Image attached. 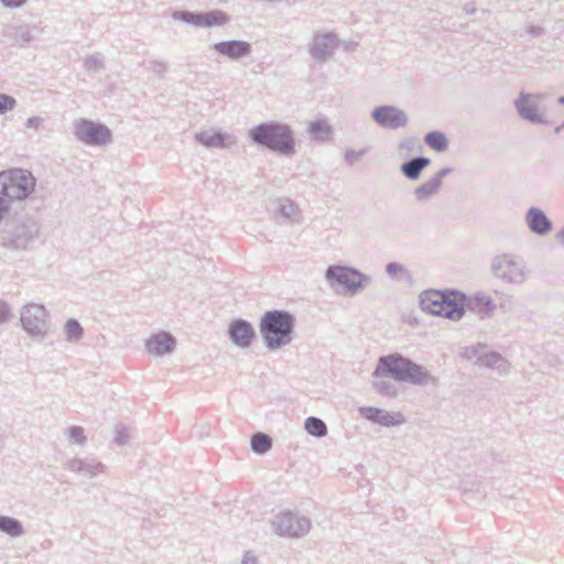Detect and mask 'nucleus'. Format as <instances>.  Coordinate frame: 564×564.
I'll use <instances>...</instances> for the list:
<instances>
[{
  "label": "nucleus",
  "mask_w": 564,
  "mask_h": 564,
  "mask_svg": "<svg viewBox=\"0 0 564 564\" xmlns=\"http://www.w3.org/2000/svg\"><path fill=\"white\" fill-rule=\"evenodd\" d=\"M422 311L449 319H459L465 313L466 296L457 291L426 290L420 295Z\"/></svg>",
  "instance_id": "nucleus-1"
},
{
  "label": "nucleus",
  "mask_w": 564,
  "mask_h": 564,
  "mask_svg": "<svg viewBox=\"0 0 564 564\" xmlns=\"http://www.w3.org/2000/svg\"><path fill=\"white\" fill-rule=\"evenodd\" d=\"M35 188V178L31 172L11 169L0 172V198L8 203L25 199Z\"/></svg>",
  "instance_id": "nucleus-2"
},
{
  "label": "nucleus",
  "mask_w": 564,
  "mask_h": 564,
  "mask_svg": "<svg viewBox=\"0 0 564 564\" xmlns=\"http://www.w3.org/2000/svg\"><path fill=\"white\" fill-rule=\"evenodd\" d=\"M250 137L257 143L283 154L294 152V139L288 126L281 123H262L250 131Z\"/></svg>",
  "instance_id": "nucleus-3"
},
{
  "label": "nucleus",
  "mask_w": 564,
  "mask_h": 564,
  "mask_svg": "<svg viewBox=\"0 0 564 564\" xmlns=\"http://www.w3.org/2000/svg\"><path fill=\"white\" fill-rule=\"evenodd\" d=\"M375 376H391L395 380L412 382H422L426 378V373L420 366L398 355L381 358Z\"/></svg>",
  "instance_id": "nucleus-4"
},
{
  "label": "nucleus",
  "mask_w": 564,
  "mask_h": 564,
  "mask_svg": "<svg viewBox=\"0 0 564 564\" xmlns=\"http://www.w3.org/2000/svg\"><path fill=\"white\" fill-rule=\"evenodd\" d=\"M292 317L283 312H268L261 324V333L270 348H279L291 339Z\"/></svg>",
  "instance_id": "nucleus-5"
},
{
  "label": "nucleus",
  "mask_w": 564,
  "mask_h": 564,
  "mask_svg": "<svg viewBox=\"0 0 564 564\" xmlns=\"http://www.w3.org/2000/svg\"><path fill=\"white\" fill-rule=\"evenodd\" d=\"M21 323L30 335H43L46 330V311L44 306L30 304L21 313Z\"/></svg>",
  "instance_id": "nucleus-6"
},
{
  "label": "nucleus",
  "mask_w": 564,
  "mask_h": 564,
  "mask_svg": "<svg viewBox=\"0 0 564 564\" xmlns=\"http://www.w3.org/2000/svg\"><path fill=\"white\" fill-rule=\"evenodd\" d=\"M77 138L88 144L100 145L110 140V131L105 126L80 121L76 126Z\"/></svg>",
  "instance_id": "nucleus-7"
},
{
  "label": "nucleus",
  "mask_w": 564,
  "mask_h": 564,
  "mask_svg": "<svg viewBox=\"0 0 564 564\" xmlns=\"http://www.w3.org/2000/svg\"><path fill=\"white\" fill-rule=\"evenodd\" d=\"M326 276L328 280H335L343 284L349 291L357 290L362 283V276L357 271L345 267H330Z\"/></svg>",
  "instance_id": "nucleus-8"
},
{
  "label": "nucleus",
  "mask_w": 564,
  "mask_h": 564,
  "mask_svg": "<svg viewBox=\"0 0 564 564\" xmlns=\"http://www.w3.org/2000/svg\"><path fill=\"white\" fill-rule=\"evenodd\" d=\"M361 413L366 419L383 426H395L404 422V416L400 412H386L377 408H364Z\"/></svg>",
  "instance_id": "nucleus-9"
},
{
  "label": "nucleus",
  "mask_w": 564,
  "mask_h": 564,
  "mask_svg": "<svg viewBox=\"0 0 564 564\" xmlns=\"http://www.w3.org/2000/svg\"><path fill=\"white\" fill-rule=\"evenodd\" d=\"M375 120L381 126L398 128L405 123L403 112L393 107H381L373 111Z\"/></svg>",
  "instance_id": "nucleus-10"
},
{
  "label": "nucleus",
  "mask_w": 564,
  "mask_h": 564,
  "mask_svg": "<svg viewBox=\"0 0 564 564\" xmlns=\"http://www.w3.org/2000/svg\"><path fill=\"white\" fill-rule=\"evenodd\" d=\"M175 341L167 333H159L151 336L145 344L147 350L153 356H162L171 352L174 348Z\"/></svg>",
  "instance_id": "nucleus-11"
},
{
  "label": "nucleus",
  "mask_w": 564,
  "mask_h": 564,
  "mask_svg": "<svg viewBox=\"0 0 564 564\" xmlns=\"http://www.w3.org/2000/svg\"><path fill=\"white\" fill-rule=\"evenodd\" d=\"M280 534L288 536H300L308 530V523L292 514H285L279 522Z\"/></svg>",
  "instance_id": "nucleus-12"
},
{
  "label": "nucleus",
  "mask_w": 564,
  "mask_h": 564,
  "mask_svg": "<svg viewBox=\"0 0 564 564\" xmlns=\"http://www.w3.org/2000/svg\"><path fill=\"white\" fill-rule=\"evenodd\" d=\"M232 341L241 347L248 346L254 337V332L250 324L243 321H236L229 329Z\"/></svg>",
  "instance_id": "nucleus-13"
},
{
  "label": "nucleus",
  "mask_w": 564,
  "mask_h": 564,
  "mask_svg": "<svg viewBox=\"0 0 564 564\" xmlns=\"http://www.w3.org/2000/svg\"><path fill=\"white\" fill-rule=\"evenodd\" d=\"M214 48L221 55L230 58H239L250 52V45L243 41L220 42L214 45Z\"/></svg>",
  "instance_id": "nucleus-14"
},
{
  "label": "nucleus",
  "mask_w": 564,
  "mask_h": 564,
  "mask_svg": "<svg viewBox=\"0 0 564 564\" xmlns=\"http://www.w3.org/2000/svg\"><path fill=\"white\" fill-rule=\"evenodd\" d=\"M527 223L530 229L539 235H544L551 230L552 224L545 214L538 209L531 208L527 215Z\"/></svg>",
  "instance_id": "nucleus-15"
},
{
  "label": "nucleus",
  "mask_w": 564,
  "mask_h": 564,
  "mask_svg": "<svg viewBox=\"0 0 564 564\" xmlns=\"http://www.w3.org/2000/svg\"><path fill=\"white\" fill-rule=\"evenodd\" d=\"M517 108L521 117L529 120H538L536 107L530 101L529 96L522 95L517 101Z\"/></svg>",
  "instance_id": "nucleus-16"
},
{
  "label": "nucleus",
  "mask_w": 564,
  "mask_h": 564,
  "mask_svg": "<svg viewBox=\"0 0 564 564\" xmlns=\"http://www.w3.org/2000/svg\"><path fill=\"white\" fill-rule=\"evenodd\" d=\"M430 164L429 159L419 158L410 161L409 163L404 164L402 167L403 173L412 180H415L419 177L421 171Z\"/></svg>",
  "instance_id": "nucleus-17"
},
{
  "label": "nucleus",
  "mask_w": 564,
  "mask_h": 564,
  "mask_svg": "<svg viewBox=\"0 0 564 564\" xmlns=\"http://www.w3.org/2000/svg\"><path fill=\"white\" fill-rule=\"evenodd\" d=\"M441 187V180L440 178H433L429 182L424 183L415 191V197L419 200H424L430 198L431 196L435 195Z\"/></svg>",
  "instance_id": "nucleus-18"
},
{
  "label": "nucleus",
  "mask_w": 564,
  "mask_h": 564,
  "mask_svg": "<svg viewBox=\"0 0 564 564\" xmlns=\"http://www.w3.org/2000/svg\"><path fill=\"white\" fill-rule=\"evenodd\" d=\"M197 139L206 147L224 148L226 145V137L219 132H200Z\"/></svg>",
  "instance_id": "nucleus-19"
},
{
  "label": "nucleus",
  "mask_w": 564,
  "mask_h": 564,
  "mask_svg": "<svg viewBox=\"0 0 564 564\" xmlns=\"http://www.w3.org/2000/svg\"><path fill=\"white\" fill-rule=\"evenodd\" d=\"M425 142L431 149L437 152L445 151L448 145V141L445 134L438 131L426 134Z\"/></svg>",
  "instance_id": "nucleus-20"
},
{
  "label": "nucleus",
  "mask_w": 564,
  "mask_h": 564,
  "mask_svg": "<svg viewBox=\"0 0 564 564\" xmlns=\"http://www.w3.org/2000/svg\"><path fill=\"white\" fill-rule=\"evenodd\" d=\"M251 447L258 454H263L271 448V438L262 433L254 434L251 438Z\"/></svg>",
  "instance_id": "nucleus-21"
},
{
  "label": "nucleus",
  "mask_w": 564,
  "mask_h": 564,
  "mask_svg": "<svg viewBox=\"0 0 564 564\" xmlns=\"http://www.w3.org/2000/svg\"><path fill=\"white\" fill-rule=\"evenodd\" d=\"M305 430L313 436H324L327 432L325 423L313 416L305 421Z\"/></svg>",
  "instance_id": "nucleus-22"
},
{
  "label": "nucleus",
  "mask_w": 564,
  "mask_h": 564,
  "mask_svg": "<svg viewBox=\"0 0 564 564\" xmlns=\"http://www.w3.org/2000/svg\"><path fill=\"white\" fill-rule=\"evenodd\" d=\"M0 530L10 535H19L22 532L19 522L7 517H0Z\"/></svg>",
  "instance_id": "nucleus-23"
},
{
  "label": "nucleus",
  "mask_w": 564,
  "mask_h": 564,
  "mask_svg": "<svg viewBox=\"0 0 564 564\" xmlns=\"http://www.w3.org/2000/svg\"><path fill=\"white\" fill-rule=\"evenodd\" d=\"M204 15L206 26L221 25L228 21V17L221 11L207 12Z\"/></svg>",
  "instance_id": "nucleus-24"
},
{
  "label": "nucleus",
  "mask_w": 564,
  "mask_h": 564,
  "mask_svg": "<svg viewBox=\"0 0 564 564\" xmlns=\"http://www.w3.org/2000/svg\"><path fill=\"white\" fill-rule=\"evenodd\" d=\"M65 332L68 339H78L83 335V328L78 322L69 319L65 325Z\"/></svg>",
  "instance_id": "nucleus-25"
},
{
  "label": "nucleus",
  "mask_w": 564,
  "mask_h": 564,
  "mask_svg": "<svg viewBox=\"0 0 564 564\" xmlns=\"http://www.w3.org/2000/svg\"><path fill=\"white\" fill-rule=\"evenodd\" d=\"M310 131L317 138L323 139L329 134V127L324 121H314L310 124Z\"/></svg>",
  "instance_id": "nucleus-26"
},
{
  "label": "nucleus",
  "mask_w": 564,
  "mask_h": 564,
  "mask_svg": "<svg viewBox=\"0 0 564 564\" xmlns=\"http://www.w3.org/2000/svg\"><path fill=\"white\" fill-rule=\"evenodd\" d=\"M182 20L192 23L196 26L206 28L205 24V15L204 13H191V12H183L181 13Z\"/></svg>",
  "instance_id": "nucleus-27"
},
{
  "label": "nucleus",
  "mask_w": 564,
  "mask_h": 564,
  "mask_svg": "<svg viewBox=\"0 0 564 564\" xmlns=\"http://www.w3.org/2000/svg\"><path fill=\"white\" fill-rule=\"evenodd\" d=\"M14 99L8 95H0V113L11 110L14 107Z\"/></svg>",
  "instance_id": "nucleus-28"
},
{
  "label": "nucleus",
  "mask_w": 564,
  "mask_h": 564,
  "mask_svg": "<svg viewBox=\"0 0 564 564\" xmlns=\"http://www.w3.org/2000/svg\"><path fill=\"white\" fill-rule=\"evenodd\" d=\"M70 436L75 440V442H82L84 440L83 429L82 427H73L70 429Z\"/></svg>",
  "instance_id": "nucleus-29"
},
{
  "label": "nucleus",
  "mask_w": 564,
  "mask_h": 564,
  "mask_svg": "<svg viewBox=\"0 0 564 564\" xmlns=\"http://www.w3.org/2000/svg\"><path fill=\"white\" fill-rule=\"evenodd\" d=\"M6 7L15 8L24 4L26 0H1Z\"/></svg>",
  "instance_id": "nucleus-30"
},
{
  "label": "nucleus",
  "mask_w": 564,
  "mask_h": 564,
  "mask_svg": "<svg viewBox=\"0 0 564 564\" xmlns=\"http://www.w3.org/2000/svg\"><path fill=\"white\" fill-rule=\"evenodd\" d=\"M9 311L4 303L0 302V323L4 322L8 317Z\"/></svg>",
  "instance_id": "nucleus-31"
},
{
  "label": "nucleus",
  "mask_w": 564,
  "mask_h": 564,
  "mask_svg": "<svg viewBox=\"0 0 564 564\" xmlns=\"http://www.w3.org/2000/svg\"><path fill=\"white\" fill-rule=\"evenodd\" d=\"M10 206L0 198V219L8 213Z\"/></svg>",
  "instance_id": "nucleus-32"
},
{
  "label": "nucleus",
  "mask_w": 564,
  "mask_h": 564,
  "mask_svg": "<svg viewBox=\"0 0 564 564\" xmlns=\"http://www.w3.org/2000/svg\"><path fill=\"white\" fill-rule=\"evenodd\" d=\"M387 270L390 274H395L397 272L401 271L402 268L397 263H391L388 265Z\"/></svg>",
  "instance_id": "nucleus-33"
},
{
  "label": "nucleus",
  "mask_w": 564,
  "mask_h": 564,
  "mask_svg": "<svg viewBox=\"0 0 564 564\" xmlns=\"http://www.w3.org/2000/svg\"><path fill=\"white\" fill-rule=\"evenodd\" d=\"M558 239L564 243V229L558 234Z\"/></svg>",
  "instance_id": "nucleus-34"
},
{
  "label": "nucleus",
  "mask_w": 564,
  "mask_h": 564,
  "mask_svg": "<svg viewBox=\"0 0 564 564\" xmlns=\"http://www.w3.org/2000/svg\"><path fill=\"white\" fill-rule=\"evenodd\" d=\"M560 102L564 104V97L560 98Z\"/></svg>",
  "instance_id": "nucleus-35"
}]
</instances>
